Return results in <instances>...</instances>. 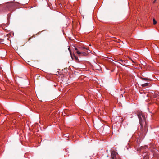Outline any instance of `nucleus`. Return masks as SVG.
<instances>
[{
  "label": "nucleus",
  "mask_w": 159,
  "mask_h": 159,
  "mask_svg": "<svg viewBox=\"0 0 159 159\" xmlns=\"http://www.w3.org/2000/svg\"><path fill=\"white\" fill-rule=\"evenodd\" d=\"M81 52L79 51H77L76 52L79 55V56H85L87 55V53L83 52V51H85V50H87V48H85L84 47H82L81 48Z\"/></svg>",
  "instance_id": "4"
},
{
  "label": "nucleus",
  "mask_w": 159,
  "mask_h": 159,
  "mask_svg": "<svg viewBox=\"0 0 159 159\" xmlns=\"http://www.w3.org/2000/svg\"><path fill=\"white\" fill-rule=\"evenodd\" d=\"M17 4V3L16 2L11 1L3 4L2 6L3 7V9L5 10L11 11L14 10L15 7Z\"/></svg>",
  "instance_id": "1"
},
{
  "label": "nucleus",
  "mask_w": 159,
  "mask_h": 159,
  "mask_svg": "<svg viewBox=\"0 0 159 159\" xmlns=\"http://www.w3.org/2000/svg\"><path fill=\"white\" fill-rule=\"evenodd\" d=\"M148 83H147L143 84H142L141 86L143 87H145L148 86Z\"/></svg>",
  "instance_id": "5"
},
{
  "label": "nucleus",
  "mask_w": 159,
  "mask_h": 159,
  "mask_svg": "<svg viewBox=\"0 0 159 159\" xmlns=\"http://www.w3.org/2000/svg\"><path fill=\"white\" fill-rule=\"evenodd\" d=\"M0 26H2V25H0Z\"/></svg>",
  "instance_id": "14"
},
{
  "label": "nucleus",
  "mask_w": 159,
  "mask_h": 159,
  "mask_svg": "<svg viewBox=\"0 0 159 159\" xmlns=\"http://www.w3.org/2000/svg\"><path fill=\"white\" fill-rule=\"evenodd\" d=\"M143 148V147H141V150H142V149Z\"/></svg>",
  "instance_id": "11"
},
{
  "label": "nucleus",
  "mask_w": 159,
  "mask_h": 159,
  "mask_svg": "<svg viewBox=\"0 0 159 159\" xmlns=\"http://www.w3.org/2000/svg\"><path fill=\"white\" fill-rule=\"evenodd\" d=\"M142 79L143 80H148V79H147V78H142Z\"/></svg>",
  "instance_id": "8"
},
{
  "label": "nucleus",
  "mask_w": 159,
  "mask_h": 159,
  "mask_svg": "<svg viewBox=\"0 0 159 159\" xmlns=\"http://www.w3.org/2000/svg\"><path fill=\"white\" fill-rule=\"evenodd\" d=\"M138 116L139 119V122L141 127H143V124L145 123V126H146V122L145 120V117L143 115L141 112H139L138 114Z\"/></svg>",
  "instance_id": "2"
},
{
  "label": "nucleus",
  "mask_w": 159,
  "mask_h": 159,
  "mask_svg": "<svg viewBox=\"0 0 159 159\" xmlns=\"http://www.w3.org/2000/svg\"><path fill=\"white\" fill-rule=\"evenodd\" d=\"M75 58L76 60H78V57H75Z\"/></svg>",
  "instance_id": "9"
},
{
  "label": "nucleus",
  "mask_w": 159,
  "mask_h": 159,
  "mask_svg": "<svg viewBox=\"0 0 159 159\" xmlns=\"http://www.w3.org/2000/svg\"><path fill=\"white\" fill-rule=\"evenodd\" d=\"M111 157L112 159H120L118 154L114 151L111 152ZM149 157L148 155L145 154L144 155L143 159H148Z\"/></svg>",
  "instance_id": "3"
},
{
  "label": "nucleus",
  "mask_w": 159,
  "mask_h": 159,
  "mask_svg": "<svg viewBox=\"0 0 159 159\" xmlns=\"http://www.w3.org/2000/svg\"><path fill=\"white\" fill-rule=\"evenodd\" d=\"M65 135H67V134H66Z\"/></svg>",
  "instance_id": "15"
},
{
  "label": "nucleus",
  "mask_w": 159,
  "mask_h": 159,
  "mask_svg": "<svg viewBox=\"0 0 159 159\" xmlns=\"http://www.w3.org/2000/svg\"><path fill=\"white\" fill-rule=\"evenodd\" d=\"M153 24L155 25L157 23V21L154 18L153 19Z\"/></svg>",
  "instance_id": "6"
},
{
  "label": "nucleus",
  "mask_w": 159,
  "mask_h": 159,
  "mask_svg": "<svg viewBox=\"0 0 159 159\" xmlns=\"http://www.w3.org/2000/svg\"><path fill=\"white\" fill-rule=\"evenodd\" d=\"M68 50H69V51L70 52H71V51H70V48H68Z\"/></svg>",
  "instance_id": "13"
},
{
  "label": "nucleus",
  "mask_w": 159,
  "mask_h": 159,
  "mask_svg": "<svg viewBox=\"0 0 159 159\" xmlns=\"http://www.w3.org/2000/svg\"><path fill=\"white\" fill-rule=\"evenodd\" d=\"M75 50H76L77 51H78L77 49L76 48H75Z\"/></svg>",
  "instance_id": "10"
},
{
  "label": "nucleus",
  "mask_w": 159,
  "mask_h": 159,
  "mask_svg": "<svg viewBox=\"0 0 159 159\" xmlns=\"http://www.w3.org/2000/svg\"><path fill=\"white\" fill-rule=\"evenodd\" d=\"M129 58L130 60H131L132 61L133 63H134L135 62L134 61L133 59H132L130 57H129Z\"/></svg>",
  "instance_id": "7"
},
{
  "label": "nucleus",
  "mask_w": 159,
  "mask_h": 159,
  "mask_svg": "<svg viewBox=\"0 0 159 159\" xmlns=\"http://www.w3.org/2000/svg\"><path fill=\"white\" fill-rule=\"evenodd\" d=\"M156 0H154V1H153V3H155V2H156Z\"/></svg>",
  "instance_id": "12"
}]
</instances>
